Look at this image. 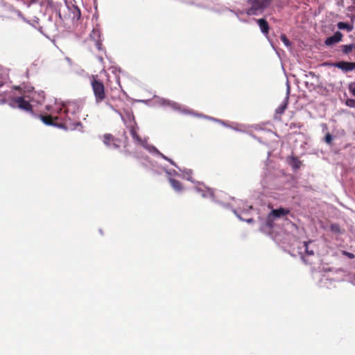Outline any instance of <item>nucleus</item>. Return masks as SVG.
<instances>
[{"label":"nucleus","mask_w":355,"mask_h":355,"mask_svg":"<svg viewBox=\"0 0 355 355\" xmlns=\"http://www.w3.org/2000/svg\"><path fill=\"white\" fill-rule=\"evenodd\" d=\"M60 127L64 128L66 130H73L76 129L78 126H82L80 122H72L71 119L67 116L64 119V121L59 125Z\"/></svg>","instance_id":"9"},{"label":"nucleus","mask_w":355,"mask_h":355,"mask_svg":"<svg viewBox=\"0 0 355 355\" xmlns=\"http://www.w3.org/2000/svg\"><path fill=\"white\" fill-rule=\"evenodd\" d=\"M332 65L345 73L355 69V62H354L339 61L333 63Z\"/></svg>","instance_id":"7"},{"label":"nucleus","mask_w":355,"mask_h":355,"mask_svg":"<svg viewBox=\"0 0 355 355\" xmlns=\"http://www.w3.org/2000/svg\"><path fill=\"white\" fill-rule=\"evenodd\" d=\"M343 254L347 257L348 258L352 259L355 257L354 254L353 253L347 252V251H343Z\"/></svg>","instance_id":"25"},{"label":"nucleus","mask_w":355,"mask_h":355,"mask_svg":"<svg viewBox=\"0 0 355 355\" xmlns=\"http://www.w3.org/2000/svg\"><path fill=\"white\" fill-rule=\"evenodd\" d=\"M14 89L18 90L21 96L12 98L9 102V105L12 108L17 107L25 112L33 114V106L29 99H27L26 90L22 89L19 86L15 87Z\"/></svg>","instance_id":"1"},{"label":"nucleus","mask_w":355,"mask_h":355,"mask_svg":"<svg viewBox=\"0 0 355 355\" xmlns=\"http://www.w3.org/2000/svg\"><path fill=\"white\" fill-rule=\"evenodd\" d=\"M128 117L129 122L127 125V127L130 130V135L132 137L134 141L137 144L144 146L145 141L141 139V137L138 135L137 132L138 127L135 120L134 116L128 114Z\"/></svg>","instance_id":"4"},{"label":"nucleus","mask_w":355,"mask_h":355,"mask_svg":"<svg viewBox=\"0 0 355 355\" xmlns=\"http://www.w3.org/2000/svg\"><path fill=\"white\" fill-rule=\"evenodd\" d=\"M3 83L0 82V87L3 86Z\"/></svg>","instance_id":"29"},{"label":"nucleus","mask_w":355,"mask_h":355,"mask_svg":"<svg viewBox=\"0 0 355 355\" xmlns=\"http://www.w3.org/2000/svg\"><path fill=\"white\" fill-rule=\"evenodd\" d=\"M330 230L334 233H339L340 231V226L338 224L334 223L330 225Z\"/></svg>","instance_id":"18"},{"label":"nucleus","mask_w":355,"mask_h":355,"mask_svg":"<svg viewBox=\"0 0 355 355\" xmlns=\"http://www.w3.org/2000/svg\"><path fill=\"white\" fill-rule=\"evenodd\" d=\"M349 90L351 92V94L355 96V84L352 83L349 85Z\"/></svg>","instance_id":"24"},{"label":"nucleus","mask_w":355,"mask_h":355,"mask_svg":"<svg viewBox=\"0 0 355 355\" xmlns=\"http://www.w3.org/2000/svg\"><path fill=\"white\" fill-rule=\"evenodd\" d=\"M96 47H97V49H98V50H101V49L102 44H101L99 41H97V42H96Z\"/></svg>","instance_id":"28"},{"label":"nucleus","mask_w":355,"mask_h":355,"mask_svg":"<svg viewBox=\"0 0 355 355\" xmlns=\"http://www.w3.org/2000/svg\"><path fill=\"white\" fill-rule=\"evenodd\" d=\"M27 99L31 102H35L37 104H42L44 101L45 96L44 92H36L33 89L31 90H26Z\"/></svg>","instance_id":"5"},{"label":"nucleus","mask_w":355,"mask_h":355,"mask_svg":"<svg viewBox=\"0 0 355 355\" xmlns=\"http://www.w3.org/2000/svg\"><path fill=\"white\" fill-rule=\"evenodd\" d=\"M170 184L171 187L176 191H181L183 189V187L182 185V183L175 179L170 178L169 180Z\"/></svg>","instance_id":"13"},{"label":"nucleus","mask_w":355,"mask_h":355,"mask_svg":"<svg viewBox=\"0 0 355 355\" xmlns=\"http://www.w3.org/2000/svg\"><path fill=\"white\" fill-rule=\"evenodd\" d=\"M159 154L160 155V156L162 157H163L164 159L168 161L171 164H173V166H176L175 164L173 162V161L168 157H166V156H164L162 153H159Z\"/></svg>","instance_id":"26"},{"label":"nucleus","mask_w":355,"mask_h":355,"mask_svg":"<svg viewBox=\"0 0 355 355\" xmlns=\"http://www.w3.org/2000/svg\"><path fill=\"white\" fill-rule=\"evenodd\" d=\"M90 85L95 98V102L100 103L105 100L107 89L103 81L98 75H92L89 77Z\"/></svg>","instance_id":"2"},{"label":"nucleus","mask_w":355,"mask_h":355,"mask_svg":"<svg viewBox=\"0 0 355 355\" xmlns=\"http://www.w3.org/2000/svg\"><path fill=\"white\" fill-rule=\"evenodd\" d=\"M40 118H41L42 121L44 122V123H45L46 125H57L55 121H57L58 119V117H53L51 115H46V116L41 115Z\"/></svg>","instance_id":"11"},{"label":"nucleus","mask_w":355,"mask_h":355,"mask_svg":"<svg viewBox=\"0 0 355 355\" xmlns=\"http://www.w3.org/2000/svg\"><path fill=\"white\" fill-rule=\"evenodd\" d=\"M117 139L110 134H105L103 136V142L107 146H113L114 148L119 147V145L116 143Z\"/></svg>","instance_id":"10"},{"label":"nucleus","mask_w":355,"mask_h":355,"mask_svg":"<svg viewBox=\"0 0 355 355\" xmlns=\"http://www.w3.org/2000/svg\"><path fill=\"white\" fill-rule=\"evenodd\" d=\"M341 49L345 55H349L352 51L355 50V44L343 45Z\"/></svg>","instance_id":"14"},{"label":"nucleus","mask_w":355,"mask_h":355,"mask_svg":"<svg viewBox=\"0 0 355 355\" xmlns=\"http://www.w3.org/2000/svg\"><path fill=\"white\" fill-rule=\"evenodd\" d=\"M337 26L339 29L347 30V32H351L354 28L352 25H350L348 23L342 22V21L338 22L337 24Z\"/></svg>","instance_id":"15"},{"label":"nucleus","mask_w":355,"mask_h":355,"mask_svg":"<svg viewBox=\"0 0 355 355\" xmlns=\"http://www.w3.org/2000/svg\"><path fill=\"white\" fill-rule=\"evenodd\" d=\"M343 35L341 32L337 31L334 35L327 37L324 41V44L326 46H331L334 44H336L342 40Z\"/></svg>","instance_id":"8"},{"label":"nucleus","mask_w":355,"mask_h":355,"mask_svg":"<svg viewBox=\"0 0 355 355\" xmlns=\"http://www.w3.org/2000/svg\"><path fill=\"white\" fill-rule=\"evenodd\" d=\"M291 164L292 165V166L295 168H299L301 166V162L297 158V157H291Z\"/></svg>","instance_id":"17"},{"label":"nucleus","mask_w":355,"mask_h":355,"mask_svg":"<svg viewBox=\"0 0 355 355\" xmlns=\"http://www.w3.org/2000/svg\"><path fill=\"white\" fill-rule=\"evenodd\" d=\"M272 0H248L249 8L246 10L248 15H257L268 7Z\"/></svg>","instance_id":"3"},{"label":"nucleus","mask_w":355,"mask_h":355,"mask_svg":"<svg viewBox=\"0 0 355 355\" xmlns=\"http://www.w3.org/2000/svg\"><path fill=\"white\" fill-rule=\"evenodd\" d=\"M288 101L285 100L275 110L276 114H282L287 108Z\"/></svg>","instance_id":"16"},{"label":"nucleus","mask_w":355,"mask_h":355,"mask_svg":"<svg viewBox=\"0 0 355 355\" xmlns=\"http://www.w3.org/2000/svg\"><path fill=\"white\" fill-rule=\"evenodd\" d=\"M280 39L286 46L290 45V42L285 35H282Z\"/></svg>","instance_id":"21"},{"label":"nucleus","mask_w":355,"mask_h":355,"mask_svg":"<svg viewBox=\"0 0 355 355\" xmlns=\"http://www.w3.org/2000/svg\"><path fill=\"white\" fill-rule=\"evenodd\" d=\"M24 1L30 6L31 4L42 3L43 0H24Z\"/></svg>","instance_id":"20"},{"label":"nucleus","mask_w":355,"mask_h":355,"mask_svg":"<svg viewBox=\"0 0 355 355\" xmlns=\"http://www.w3.org/2000/svg\"><path fill=\"white\" fill-rule=\"evenodd\" d=\"M346 105L351 107H355V100L354 99H347L346 101Z\"/></svg>","instance_id":"23"},{"label":"nucleus","mask_w":355,"mask_h":355,"mask_svg":"<svg viewBox=\"0 0 355 355\" xmlns=\"http://www.w3.org/2000/svg\"><path fill=\"white\" fill-rule=\"evenodd\" d=\"M6 103V100L4 97H2V95L0 94V105L5 104Z\"/></svg>","instance_id":"27"},{"label":"nucleus","mask_w":355,"mask_h":355,"mask_svg":"<svg viewBox=\"0 0 355 355\" xmlns=\"http://www.w3.org/2000/svg\"><path fill=\"white\" fill-rule=\"evenodd\" d=\"M310 242H311V241H304V248H305L306 254L307 255H309V256H311V255H313V254H314V252H313V250H310L309 249V248H308V245H309V243Z\"/></svg>","instance_id":"19"},{"label":"nucleus","mask_w":355,"mask_h":355,"mask_svg":"<svg viewBox=\"0 0 355 355\" xmlns=\"http://www.w3.org/2000/svg\"><path fill=\"white\" fill-rule=\"evenodd\" d=\"M290 213L288 209L280 207L279 209H272L268 216L267 223L269 226H272V221L277 218H281L288 215Z\"/></svg>","instance_id":"6"},{"label":"nucleus","mask_w":355,"mask_h":355,"mask_svg":"<svg viewBox=\"0 0 355 355\" xmlns=\"http://www.w3.org/2000/svg\"><path fill=\"white\" fill-rule=\"evenodd\" d=\"M257 21L262 33L268 34L269 32V25L267 21L264 19H259Z\"/></svg>","instance_id":"12"},{"label":"nucleus","mask_w":355,"mask_h":355,"mask_svg":"<svg viewBox=\"0 0 355 355\" xmlns=\"http://www.w3.org/2000/svg\"><path fill=\"white\" fill-rule=\"evenodd\" d=\"M324 141L327 144H330L332 141V136L330 133H327L324 137Z\"/></svg>","instance_id":"22"}]
</instances>
